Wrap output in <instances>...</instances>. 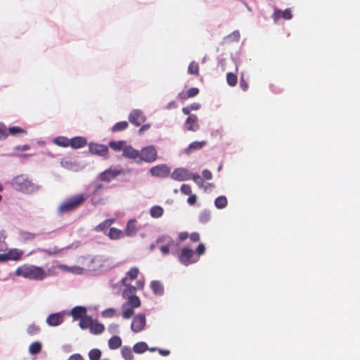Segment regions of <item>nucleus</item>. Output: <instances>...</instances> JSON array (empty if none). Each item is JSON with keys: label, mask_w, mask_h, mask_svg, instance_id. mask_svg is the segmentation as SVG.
Masks as SVG:
<instances>
[{"label": "nucleus", "mask_w": 360, "mask_h": 360, "mask_svg": "<svg viewBox=\"0 0 360 360\" xmlns=\"http://www.w3.org/2000/svg\"><path fill=\"white\" fill-rule=\"evenodd\" d=\"M144 286V282L141 280H139L136 281V286H135V288H136V290L139 289V290H141L143 288Z\"/></svg>", "instance_id": "nucleus-61"}, {"label": "nucleus", "mask_w": 360, "mask_h": 360, "mask_svg": "<svg viewBox=\"0 0 360 360\" xmlns=\"http://www.w3.org/2000/svg\"><path fill=\"white\" fill-rule=\"evenodd\" d=\"M108 236L110 239L116 240L123 237L124 233L121 230L112 227L109 231Z\"/></svg>", "instance_id": "nucleus-29"}, {"label": "nucleus", "mask_w": 360, "mask_h": 360, "mask_svg": "<svg viewBox=\"0 0 360 360\" xmlns=\"http://www.w3.org/2000/svg\"><path fill=\"white\" fill-rule=\"evenodd\" d=\"M185 127L187 130L195 131L199 129L198 117L195 115H190L185 122Z\"/></svg>", "instance_id": "nucleus-13"}, {"label": "nucleus", "mask_w": 360, "mask_h": 360, "mask_svg": "<svg viewBox=\"0 0 360 360\" xmlns=\"http://www.w3.org/2000/svg\"><path fill=\"white\" fill-rule=\"evenodd\" d=\"M125 287L122 291V295L127 302L122 304V316L124 319H129L134 315V309L141 306L139 297L135 295L136 288L131 285L130 283H122Z\"/></svg>", "instance_id": "nucleus-1"}, {"label": "nucleus", "mask_w": 360, "mask_h": 360, "mask_svg": "<svg viewBox=\"0 0 360 360\" xmlns=\"http://www.w3.org/2000/svg\"><path fill=\"white\" fill-rule=\"evenodd\" d=\"M88 197L83 193L77 194L65 199L58 207L60 214L69 213L79 208L87 200Z\"/></svg>", "instance_id": "nucleus-3"}, {"label": "nucleus", "mask_w": 360, "mask_h": 360, "mask_svg": "<svg viewBox=\"0 0 360 360\" xmlns=\"http://www.w3.org/2000/svg\"><path fill=\"white\" fill-rule=\"evenodd\" d=\"M117 315L118 313L114 308H108L102 311V316L104 318H113Z\"/></svg>", "instance_id": "nucleus-37"}, {"label": "nucleus", "mask_w": 360, "mask_h": 360, "mask_svg": "<svg viewBox=\"0 0 360 360\" xmlns=\"http://www.w3.org/2000/svg\"><path fill=\"white\" fill-rule=\"evenodd\" d=\"M105 329L104 326L102 323H100L96 321H92V324L90 326V332L95 335L101 334L103 332Z\"/></svg>", "instance_id": "nucleus-22"}, {"label": "nucleus", "mask_w": 360, "mask_h": 360, "mask_svg": "<svg viewBox=\"0 0 360 360\" xmlns=\"http://www.w3.org/2000/svg\"><path fill=\"white\" fill-rule=\"evenodd\" d=\"M211 217L210 212L207 210H204L200 212L199 215V221L202 224L207 223Z\"/></svg>", "instance_id": "nucleus-40"}, {"label": "nucleus", "mask_w": 360, "mask_h": 360, "mask_svg": "<svg viewBox=\"0 0 360 360\" xmlns=\"http://www.w3.org/2000/svg\"><path fill=\"white\" fill-rule=\"evenodd\" d=\"M227 204V198L224 195L217 197L214 201V205L218 209H223L226 207Z\"/></svg>", "instance_id": "nucleus-31"}, {"label": "nucleus", "mask_w": 360, "mask_h": 360, "mask_svg": "<svg viewBox=\"0 0 360 360\" xmlns=\"http://www.w3.org/2000/svg\"><path fill=\"white\" fill-rule=\"evenodd\" d=\"M30 146L29 145H23V146H16L15 148V150H18V151H23V150H29L30 149Z\"/></svg>", "instance_id": "nucleus-57"}, {"label": "nucleus", "mask_w": 360, "mask_h": 360, "mask_svg": "<svg viewBox=\"0 0 360 360\" xmlns=\"http://www.w3.org/2000/svg\"><path fill=\"white\" fill-rule=\"evenodd\" d=\"M207 144V142L205 141H193L189 144L188 148L186 149V154L189 155L193 152L200 150L203 148Z\"/></svg>", "instance_id": "nucleus-19"}, {"label": "nucleus", "mask_w": 360, "mask_h": 360, "mask_svg": "<svg viewBox=\"0 0 360 360\" xmlns=\"http://www.w3.org/2000/svg\"><path fill=\"white\" fill-rule=\"evenodd\" d=\"M108 330L112 333H116L118 330V325L112 323L109 326Z\"/></svg>", "instance_id": "nucleus-54"}, {"label": "nucleus", "mask_w": 360, "mask_h": 360, "mask_svg": "<svg viewBox=\"0 0 360 360\" xmlns=\"http://www.w3.org/2000/svg\"><path fill=\"white\" fill-rule=\"evenodd\" d=\"M199 94V89L196 87L190 88L186 92H181L179 96L182 100L196 96Z\"/></svg>", "instance_id": "nucleus-20"}, {"label": "nucleus", "mask_w": 360, "mask_h": 360, "mask_svg": "<svg viewBox=\"0 0 360 360\" xmlns=\"http://www.w3.org/2000/svg\"><path fill=\"white\" fill-rule=\"evenodd\" d=\"M181 191L185 195H191L192 193L191 187L188 184H183L181 186Z\"/></svg>", "instance_id": "nucleus-47"}, {"label": "nucleus", "mask_w": 360, "mask_h": 360, "mask_svg": "<svg viewBox=\"0 0 360 360\" xmlns=\"http://www.w3.org/2000/svg\"><path fill=\"white\" fill-rule=\"evenodd\" d=\"M8 133L11 135H15L17 134H25L27 133L26 130L18 126L11 127L8 128Z\"/></svg>", "instance_id": "nucleus-42"}, {"label": "nucleus", "mask_w": 360, "mask_h": 360, "mask_svg": "<svg viewBox=\"0 0 360 360\" xmlns=\"http://www.w3.org/2000/svg\"><path fill=\"white\" fill-rule=\"evenodd\" d=\"M89 148L90 153L94 155L104 157L108 153V148L105 145L91 143Z\"/></svg>", "instance_id": "nucleus-12"}, {"label": "nucleus", "mask_w": 360, "mask_h": 360, "mask_svg": "<svg viewBox=\"0 0 360 360\" xmlns=\"http://www.w3.org/2000/svg\"><path fill=\"white\" fill-rule=\"evenodd\" d=\"M240 32L238 30H236L226 36L225 39L228 41H238L240 39Z\"/></svg>", "instance_id": "nucleus-41"}, {"label": "nucleus", "mask_w": 360, "mask_h": 360, "mask_svg": "<svg viewBox=\"0 0 360 360\" xmlns=\"http://www.w3.org/2000/svg\"><path fill=\"white\" fill-rule=\"evenodd\" d=\"M129 124L127 121L117 122L111 129L112 132H118L126 129Z\"/></svg>", "instance_id": "nucleus-33"}, {"label": "nucleus", "mask_w": 360, "mask_h": 360, "mask_svg": "<svg viewBox=\"0 0 360 360\" xmlns=\"http://www.w3.org/2000/svg\"><path fill=\"white\" fill-rule=\"evenodd\" d=\"M240 86L243 91H246L248 88V82L244 78V74L242 73L240 77Z\"/></svg>", "instance_id": "nucleus-45"}, {"label": "nucleus", "mask_w": 360, "mask_h": 360, "mask_svg": "<svg viewBox=\"0 0 360 360\" xmlns=\"http://www.w3.org/2000/svg\"><path fill=\"white\" fill-rule=\"evenodd\" d=\"M200 108V104L198 103H193L189 105V109L192 110H198Z\"/></svg>", "instance_id": "nucleus-56"}, {"label": "nucleus", "mask_w": 360, "mask_h": 360, "mask_svg": "<svg viewBox=\"0 0 360 360\" xmlns=\"http://www.w3.org/2000/svg\"><path fill=\"white\" fill-rule=\"evenodd\" d=\"M163 209L160 206H153L150 210L151 217L153 218L160 217L163 214Z\"/></svg>", "instance_id": "nucleus-34"}, {"label": "nucleus", "mask_w": 360, "mask_h": 360, "mask_svg": "<svg viewBox=\"0 0 360 360\" xmlns=\"http://www.w3.org/2000/svg\"><path fill=\"white\" fill-rule=\"evenodd\" d=\"M8 136L6 128L4 125L0 124V139H5Z\"/></svg>", "instance_id": "nucleus-50"}, {"label": "nucleus", "mask_w": 360, "mask_h": 360, "mask_svg": "<svg viewBox=\"0 0 360 360\" xmlns=\"http://www.w3.org/2000/svg\"><path fill=\"white\" fill-rule=\"evenodd\" d=\"M226 82L230 86H235L238 83V77L236 74L233 72H228L226 74Z\"/></svg>", "instance_id": "nucleus-32"}, {"label": "nucleus", "mask_w": 360, "mask_h": 360, "mask_svg": "<svg viewBox=\"0 0 360 360\" xmlns=\"http://www.w3.org/2000/svg\"><path fill=\"white\" fill-rule=\"evenodd\" d=\"M139 271L136 267L131 268L129 271L127 272L126 276L121 280L122 283H130L136 279L139 275Z\"/></svg>", "instance_id": "nucleus-17"}, {"label": "nucleus", "mask_w": 360, "mask_h": 360, "mask_svg": "<svg viewBox=\"0 0 360 360\" xmlns=\"http://www.w3.org/2000/svg\"><path fill=\"white\" fill-rule=\"evenodd\" d=\"M152 176L158 177H167L170 174L169 168L165 165H158L150 169Z\"/></svg>", "instance_id": "nucleus-10"}, {"label": "nucleus", "mask_w": 360, "mask_h": 360, "mask_svg": "<svg viewBox=\"0 0 360 360\" xmlns=\"http://www.w3.org/2000/svg\"><path fill=\"white\" fill-rule=\"evenodd\" d=\"M41 349V344L39 342H34L29 347V352L31 354H37Z\"/></svg>", "instance_id": "nucleus-35"}, {"label": "nucleus", "mask_w": 360, "mask_h": 360, "mask_svg": "<svg viewBox=\"0 0 360 360\" xmlns=\"http://www.w3.org/2000/svg\"><path fill=\"white\" fill-rule=\"evenodd\" d=\"M202 176L204 179H205L207 180H210L212 178V174L210 170L204 169L202 171Z\"/></svg>", "instance_id": "nucleus-51"}, {"label": "nucleus", "mask_w": 360, "mask_h": 360, "mask_svg": "<svg viewBox=\"0 0 360 360\" xmlns=\"http://www.w3.org/2000/svg\"><path fill=\"white\" fill-rule=\"evenodd\" d=\"M40 330V327L38 325L32 323L27 327V332L30 335H34L38 334Z\"/></svg>", "instance_id": "nucleus-39"}, {"label": "nucleus", "mask_w": 360, "mask_h": 360, "mask_svg": "<svg viewBox=\"0 0 360 360\" xmlns=\"http://www.w3.org/2000/svg\"><path fill=\"white\" fill-rule=\"evenodd\" d=\"M205 252V246L204 244L202 243H200L198 245V247L196 248V253H197V255L198 257L203 255Z\"/></svg>", "instance_id": "nucleus-49"}, {"label": "nucleus", "mask_w": 360, "mask_h": 360, "mask_svg": "<svg viewBox=\"0 0 360 360\" xmlns=\"http://www.w3.org/2000/svg\"><path fill=\"white\" fill-rule=\"evenodd\" d=\"M126 145L125 141H112L109 143V146L115 151L122 150Z\"/></svg>", "instance_id": "nucleus-27"}, {"label": "nucleus", "mask_w": 360, "mask_h": 360, "mask_svg": "<svg viewBox=\"0 0 360 360\" xmlns=\"http://www.w3.org/2000/svg\"><path fill=\"white\" fill-rule=\"evenodd\" d=\"M10 260L7 253L0 255V262H6Z\"/></svg>", "instance_id": "nucleus-62"}, {"label": "nucleus", "mask_w": 360, "mask_h": 360, "mask_svg": "<svg viewBox=\"0 0 360 360\" xmlns=\"http://www.w3.org/2000/svg\"><path fill=\"white\" fill-rule=\"evenodd\" d=\"M122 173L121 168H109L99 174L100 180L109 182Z\"/></svg>", "instance_id": "nucleus-8"}, {"label": "nucleus", "mask_w": 360, "mask_h": 360, "mask_svg": "<svg viewBox=\"0 0 360 360\" xmlns=\"http://www.w3.org/2000/svg\"><path fill=\"white\" fill-rule=\"evenodd\" d=\"M188 237V234L187 232H181L179 235V238L180 240L184 241L186 240Z\"/></svg>", "instance_id": "nucleus-58"}, {"label": "nucleus", "mask_w": 360, "mask_h": 360, "mask_svg": "<svg viewBox=\"0 0 360 360\" xmlns=\"http://www.w3.org/2000/svg\"><path fill=\"white\" fill-rule=\"evenodd\" d=\"M282 17L285 20H290L292 17V12L290 8H287L281 11Z\"/></svg>", "instance_id": "nucleus-48"}, {"label": "nucleus", "mask_w": 360, "mask_h": 360, "mask_svg": "<svg viewBox=\"0 0 360 360\" xmlns=\"http://www.w3.org/2000/svg\"><path fill=\"white\" fill-rule=\"evenodd\" d=\"M150 288L153 292L157 295H162L164 292V288L162 284L158 281H153L150 283Z\"/></svg>", "instance_id": "nucleus-21"}, {"label": "nucleus", "mask_w": 360, "mask_h": 360, "mask_svg": "<svg viewBox=\"0 0 360 360\" xmlns=\"http://www.w3.org/2000/svg\"><path fill=\"white\" fill-rule=\"evenodd\" d=\"M87 144L86 139L82 136H75L70 139V147L78 149L84 147Z\"/></svg>", "instance_id": "nucleus-15"}, {"label": "nucleus", "mask_w": 360, "mask_h": 360, "mask_svg": "<svg viewBox=\"0 0 360 360\" xmlns=\"http://www.w3.org/2000/svg\"><path fill=\"white\" fill-rule=\"evenodd\" d=\"M179 259L186 266L198 261V257L195 255L191 248L188 247L183 248L181 250Z\"/></svg>", "instance_id": "nucleus-6"}, {"label": "nucleus", "mask_w": 360, "mask_h": 360, "mask_svg": "<svg viewBox=\"0 0 360 360\" xmlns=\"http://www.w3.org/2000/svg\"><path fill=\"white\" fill-rule=\"evenodd\" d=\"M148 349V345L144 342H137L133 347V351L136 354H142Z\"/></svg>", "instance_id": "nucleus-28"}, {"label": "nucleus", "mask_w": 360, "mask_h": 360, "mask_svg": "<svg viewBox=\"0 0 360 360\" xmlns=\"http://www.w3.org/2000/svg\"><path fill=\"white\" fill-rule=\"evenodd\" d=\"M191 178L193 179V181L196 183L200 187L202 186L204 182L199 174H191Z\"/></svg>", "instance_id": "nucleus-46"}, {"label": "nucleus", "mask_w": 360, "mask_h": 360, "mask_svg": "<svg viewBox=\"0 0 360 360\" xmlns=\"http://www.w3.org/2000/svg\"><path fill=\"white\" fill-rule=\"evenodd\" d=\"M93 321L94 320L92 319V318L91 316H87L86 314L84 316H83L80 319L79 326L83 330L90 328V326L92 324Z\"/></svg>", "instance_id": "nucleus-23"}, {"label": "nucleus", "mask_w": 360, "mask_h": 360, "mask_svg": "<svg viewBox=\"0 0 360 360\" xmlns=\"http://www.w3.org/2000/svg\"><path fill=\"white\" fill-rule=\"evenodd\" d=\"M129 122L139 127L146 121V117L142 111L139 110H133L129 116Z\"/></svg>", "instance_id": "nucleus-11"}, {"label": "nucleus", "mask_w": 360, "mask_h": 360, "mask_svg": "<svg viewBox=\"0 0 360 360\" xmlns=\"http://www.w3.org/2000/svg\"><path fill=\"white\" fill-rule=\"evenodd\" d=\"M63 316L59 314H52L46 318V323L50 326H57L63 322Z\"/></svg>", "instance_id": "nucleus-14"}, {"label": "nucleus", "mask_w": 360, "mask_h": 360, "mask_svg": "<svg viewBox=\"0 0 360 360\" xmlns=\"http://www.w3.org/2000/svg\"><path fill=\"white\" fill-rule=\"evenodd\" d=\"M123 156L125 158L135 160L139 157L140 153L139 150L134 149L131 146H127L125 145L124 148H123Z\"/></svg>", "instance_id": "nucleus-16"}, {"label": "nucleus", "mask_w": 360, "mask_h": 360, "mask_svg": "<svg viewBox=\"0 0 360 360\" xmlns=\"http://www.w3.org/2000/svg\"><path fill=\"white\" fill-rule=\"evenodd\" d=\"M146 325V319L145 314L140 313L133 317L131 329L135 333H138L142 331Z\"/></svg>", "instance_id": "nucleus-7"}, {"label": "nucleus", "mask_w": 360, "mask_h": 360, "mask_svg": "<svg viewBox=\"0 0 360 360\" xmlns=\"http://www.w3.org/2000/svg\"><path fill=\"white\" fill-rule=\"evenodd\" d=\"M86 314V309L84 307L77 306L72 309L70 314L74 320L80 319Z\"/></svg>", "instance_id": "nucleus-18"}, {"label": "nucleus", "mask_w": 360, "mask_h": 360, "mask_svg": "<svg viewBox=\"0 0 360 360\" xmlns=\"http://www.w3.org/2000/svg\"><path fill=\"white\" fill-rule=\"evenodd\" d=\"M68 360H84L82 356L79 354H72Z\"/></svg>", "instance_id": "nucleus-53"}, {"label": "nucleus", "mask_w": 360, "mask_h": 360, "mask_svg": "<svg viewBox=\"0 0 360 360\" xmlns=\"http://www.w3.org/2000/svg\"><path fill=\"white\" fill-rule=\"evenodd\" d=\"M101 356V352L98 349H93L89 352V357L90 360H99Z\"/></svg>", "instance_id": "nucleus-38"}, {"label": "nucleus", "mask_w": 360, "mask_h": 360, "mask_svg": "<svg viewBox=\"0 0 360 360\" xmlns=\"http://www.w3.org/2000/svg\"><path fill=\"white\" fill-rule=\"evenodd\" d=\"M53 143L58 146L66 148L70 146V139L65 136H58L53 139Z\"/></svg>", "instance_id": "nucleus-26"}, {"label": "nucleus", "mask_w": 360, "mask_h": 360, "mask_svg": "<svg viewBox=\"0 0 360 360\" xmlns=\"http://www.w3.org/2000/svg\"><path fill=\"white\" fill-rule=\"evenodd\" d=\"M188 72L190 75H199V65L195 61H192L188 68Z\"/></svg>", "instance_id": "nucleus-36"}, {"label": "nucleus", "mask_w": 360, "mask_h": 360, "mask_svg": "<svg viewBox=\"0 0 360 360\" xmlns=\"http://www.w3.org/2000/svg\"><path fill=\"white\" fill-rule=\"evenodd\" d=\"M115 219H106L105 221H103V223L101 224L100 225H110L113 223H115Z\"/></svg>", "instance_id": "nucleus-64"}, {"label": "nucleus", "mask_w": 360, "mask_h": 360, "mask_svg": "<svg viewBox=\"0 0 360 360\" xmlns=\"http://www.w3.org/2000/svg\"><path fill=\"white\" fill-rule=\"evenodd\" d=\"M58 267L59 269H60L68 270L70 271H72V272H74V273H77V274H79V273H80L82 271V268H80V267L69 268L67 266L63 265V264L58 265Z\"/></svg>", "instance_id": "nucleus-44"}, {"label": "nucleus", "mask_w": 360, "mask_h": 360, "mask_svg": "<svg viewBox=\"0 0 360 360\" xmlns=\"http://www.w3.org/2000/svg\"><path fill=\"white\" fill-rule=\"evenodd\" d=\"M158 352L162 356H167V355H169L170 354V351L168 350V349H159Z\"/></svg>", "instance_id": "nucleus-63"}, {"label": "nucleus", "mask_w": 360, "mask_h": 360, "mask_svg": "<svg viewBox=\"0 0 360 360\" xmlns=\"http://www.w3.org/2000/svg\"><path fill=\"white\" fill-rule=\"evenodd\" d=\"M15 276L33 281H43L48 276L54 275L55 272L49 269L47 272L41 266L30 264H23L18 266L15 272Z\"/></svg>", "instance_id": "nucleus-2"}, {"label": "nucleus", "mask_w": 360, "mask_h": 360, "mask_svg": "<svg viewBox=\"0 0 360 360\" xmlns=\"http://www.w3.org/2000/svg\"><path fill=\"white\" fill-rule=\"evenodd\" d=\"M122 345V339L117 335L112 336L108 340V346L111 349H116Z\"/></svg>", "instance_id": "nucleus-24"}, {"label": "nucleus", "mask_w": 360, "mask_h": 360, "mask_svg": "<svg viewBox=\"0 0 360 360\" xmlns=\"http://www.w3.org/2000/svg\"><path fill=\"white\" fill-rule=\"evenodd\" d=\"M172 178L176 181H186L191 178V173L184 168H176L171 174Z\"/></svg>", "instance_id": "nucleus-9"}, {"label": "nucleus", "mask_w": 360, "mask_h": 360, "mask_svg": "<svg viewBox=\"0 0 360 360\" xmlns=\"http://www.w3.org/2000/svg\"><path fill=\"white\" fill-rule=\"evenodd\" d=\"M160 250H161V252L165 255L169 254V247L167 245L161 246Z\"/></svg>", "instance_id": "nucleus-59"}, {"label": "nucleus", "mask_w": 360, "mask_h": 360, "mask_svg": "<svg viewBox=\"0 0 360 360\" xmlns=\"http://www.w3.org/2000/svg\"><path fill=\"white\" fill-rule=\"evenodd\" d=\"M273 16H274V18L275 20H277L278 18H280L281 17H282L281 11H280V10L275 11Z\"/></svg>", "instance_id": "nucleus-60"}, {"label": "nucleus", "mask_w": 360, "mask_h": 360, "mask_svg": "<svg viewBox=\"0 0 360 360\" xmlns=\"http://www.w3.org/2000/svg\"><path fill=\"white\" fill-rule=\"evenodd\" d=\"M190 238L193 242H198L200 240V236L198 233H193L191 234Z\"/></svg>", "instance_id": "nucleus-55"}, {"label": "nucleus", "mask_w": 360, "mask_h": 360, "mask_svg": "<svg viewBox=\"0 0 360 360\" xmlns=\"http://www.w3.org/2000/svg\"><path fill=\"white\" fill-rule=\"evenodd\" d=\"M7 254L10 260L18 261L21 258L23 252L18 249H11Z\"/></svg>", "instance_id": "nucleus-25"}, {"label": "nucleus", "mask_w": 360, "mask_h": 360, "mask_svg": "<svg viewBox=\"0 0 360 360\" xmlns=\"http://www.w3.org/2000/svg\"><path fill=\"white\" fill-rule=\"evenodd\" d=\"M196 200H197L196 195L195 194H191V195H189L187 202L189 205H193L194 204H195Z\"/></svg>", "instance_id": "nucleus-52"}, {"label": "nucleus", "mask_w": 360, "mask_h": 360, "mask_svg": "<svg viewBox=\"0 0 360 360\" xmlns=\"http://www.w3.org/2000/svg\"><path fill=\"white\" fill-rule=\"evenodd\" d=\"M122 356L124 360H133L134 355L132 350L129 347H123L121 349Z\"/></svg>", "instance_id": "nucleus-30"}, {"label": "nucleus", "mask_w": 360, "mask_h": 360, "mask_svg": "<svg viewBox=\"0 0 360 360\" xmlns=\"http://www.w3.org/2000/svg\"><path fill=\"white\" fill-rule=\"evenodd\" d=\"M13 185L16 190L26 193H32L39 189V186L23 176L14 178Z\"/></svg>", "instance_id": "nucleus-4"}, {"label": "nucleus", "mask_w": 360, "mask_h": 360, "mask_svg": "<svg viewBox=\"0 0 360 360\" xmlns=\"http://www.w3.org/2000/svg\"><path fill=\"white\" fill-rule=\"evenodd\" d=\"M36 234L30 232L22 231L20 233V237L23 240H30L34 238Z\"/></svg>", "instance_id": "nucleus-43"}, {"label": "nucleus", "mask_w": 360, "mask_h": 360, "mask_svg": "<svg viewBox=\"0 0 360 360\" xmlns=\"http://www.w3.org/2000/svg\"><path fill=\"white\" fill-rule=\"evenodd\" d=\"M139 158L140 160L137 161V162H140L141 161H143L146 162L151 163L155 162L158 158V153L155 148L153 146H147L143 148L141 151H139Z\"/></svg>", "instance_id": "nucleus-5"}]
</instances>
